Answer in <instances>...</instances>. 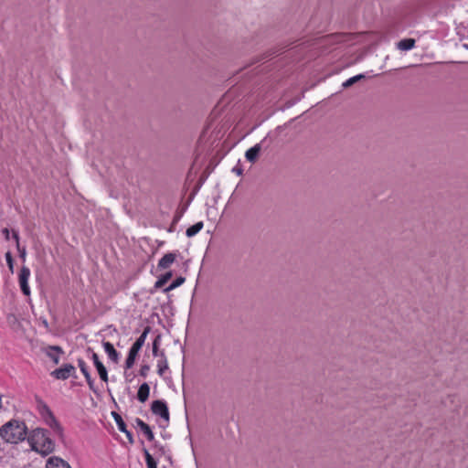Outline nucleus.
<instances>
[{
    "mask_svg": "<svg viewBox=\"0 0 468 468\" xmlns=\"http://www.w3.org/2000/svg\"><path fill=\"white\" fill-rule=\"evenodd\" d=\"M27 428L24 421L11 420L0 428V437L8 443H18L26 439Z\"/></svg>",
    "mask_w": 468,
    "mask_h": 468,
    "instance_id": "nucleus-1",
    "label": "nucleus"
},
{
    "mask_svg": "<svg viewBox=\"0 0 468 468\" xmlns=\"http://www.w3.org/2000/svg\"><path fill=\"white\" fill-rule=\"evenodd\" d=\"M28 442L33 451L42 455H48L55 449V442L44 429H35L28 437Z\"/></svg>",
    "mask_w": 468,
    "mask_h": 468,
    "instance_id": "nucleus-2",
    "label": "nucleus"
},
{
    "mask_svg": "<svg viewBox=\"0 0 468 468\" xmlns=\"http://www.w3.org/2000/svg\"><path fill=\"white\" fill-rule=\"evenodd\" d=\"M42 416L46 424L48 425L54 431L58 433L62 431L59 422L47 405L43 406Z\"/></svg>",
    "mask_w": 468,
    "mask_h": 468,
    "instance_id": "nucleus-3",
    "label": "nucleus"
},
{
    "mask_svg": "<svg viewBox=\"0 0 468 468\" xmlns=\"http://www.w3.org/2000/svg\"><path fill=\"white\" fill-rule=\"evenodd\" d=\"M30 269L27 266H22L18 274V282L20 289L26 296L30 295V288L28 285V280L30 277Z\"/></svg>",
    "mask_w": 468,
    "mask_h": 468,
    "instance_id": "nucleus-4",
    "label": "nucleus"
},
{
    "mask_svg": "<svg viewBox=\"0 0 468 468\" xmlns=\"http://www.w3.org/2000/svg\"><path fill=\"white\" fill-rule=\"evenodd\" d=\"M152 412L156 415L160 416L165 420H169V410L166 403L163 400H154L152 402L151 406Z\"/></svg>",
    "mask_w": 468,
    "mask_h": 468,
    "instance_id": "nucleus-5",
    "label": "nucleus"
},
{
    "mask_svg": "<svg viewBox=\"0 0 468 468\" xmlns=\"http://www.w3.org/2000/svg\"><path fill=\"white\" fill-rule=\"evenodd\" d=\"M76 369L71 364H65L61 367L55 369L51 375L57 379H68L75 373Z\"/></svg>",
    "mask_w": 468,
    "mask_h": 468,
    "instance_id": "nucleus-6",
    "label": "nucleus"
},
{
    "mask_svg": "<svg viewBox=\"0 0 468 468\" xmlns=\"http://www.w3.org/2000/svg\"><path fill=\"white\" fill-rule=\"evenodd\" d=\"M150 330H151L150 326H146L144 329V331L141 334V335L136 339V341L131 346L129 352L138 356L140 350L142 349L143 346L145 343L147 335L149 334Z\"/></svg>",
    "mask_w": 468,
    "mask_h": 468,
    "instance_id": "nucleus-7",
    "label": "nucleus"
},
{
    "mask_svg": "<svg viewBox=\"0 0 468 468\" xmlns=\"http://www.w3.org/2000/svg\"><path fill=\"white\" fill-rule=\"evenodd\" d=\"M112 416L114 418V420L117 424V427L119 429L120 431L123 432L128 441H130V443H133V434L131 431H129L127 430V427H126V424L125 422L123 421L122 418L116 412H112Z\"/></svg>",
    "mask_w": 468,
    "mask_h": 468,
    "instance_id": "nucleus-8",
    "label": "nucleus"
},
{
    "mask_svg": "<svg viewBox=\"0 0 468 468\" xmlns=\"http://www.w3.org/2000/svg\"><path fill=\"white\" fill-rule=\"evenodd\" d=\"M46 468H71L70 465L60 457L51 456L47 460Z\"/></svg>",
    "mask_w": 468,
    "mask_h": 468,
    "instance_id": "nucleus-9",
    "label": "nucleus"
},
{
    "mask_svg": "<svg viewBox=\"0 0 468 468\" xmlns=\"http://www.w3.org/2000/svg\"><path fill=\"white\" fill-rule=\"evenodd\" d=\"M78 366H79L81 373L83 374L90 388L93 389L94 381L91 378V375L89 371V367L87 366L86 362L83 359L80 358V359H78Z\"/></svg>",
    "mask_w": 468,
    "mask_h": 468,
    "instance_id": "nucleus-10",
    "label": "nucleus"
},
{
    "mask_svg": "<svg viewBox=\"0 0 468 468\" xmlns=\"http://www.w3.org/2000/svg\"><path fill=\"white\" fill-rule=\"evenodd\" d=\"M176 259V253H166L158 261V268L162 270H165L170 268V266L175 262Z\"/></svg>",
    "mask_w": 468,
    "mask_h": 468,
    "instance_id": "nucleus-11",
    "label": "nucleus"
},
{
    "mask_svg": "<svg viewBox=\"0 0 468 468\" xmlns=\"http://www.w3.org/2000/svg\"><path fill=\"white\" fill-rule=\"evenodd\" d=\"M103 349L107 354L108 357L114 363H117L119 360V353L114 348V346L110 342H103L102 344Z\"/></svg>",
    "mask_w": 468,
    "mask_h": 468,
    "instance_id": "nucleus-12",
    "label": "nucleus"
},
{
    "mask_svg": "<svg viewBox=\"0 0 468 468\" xmlns=\"http://www.w3.org/2000/svg\"><path fill=\"white\" fill-rule=\"evenodd\" d=\"M63 353L62 349L59 346H48L47 348L46 354L47 356L55 363H59V355Z\"/></svg>",
    "mask_w": 468,
    "mask_h": 468,
    "instance_id": "nucleus-13",
    "label": "nucleus"
},
{
    "mask_svg": "<svg viewBox=\"0 0 468 468\" xmlns=\"http://www.w3.org/2000/svg\"><path fill=\"white\" fill-rule=\"evenodd\" d=\"M150 394V387L147 383H144L139 387L138 392H137V399L141 402H145Z\"/></svg>",
    "mask_w": 468,
    "mask_h": 468,
    "instance_id": "nucleus-14",
    "label": "nucleus"
},
{
    "mask_svg": "<svg viewBox=\"0 0 468 468\" xmlns=\"http://www.w3.org/2000/svg\"><path fill=\"white\" fill-rule=\"evenodd\" d=\"M168 369V362L164 351L160 352V358L157 361V373L163 376L165 371Z\"/></svg>",
    "mask_w": 468,
    "mask_h": 468,
    "instance_id": "nucleus-15",
    "label": "nucleus"
},
{
    "mask_svg": "<svg viewBox=\"0 0 468 468\" xmlns=\"http://www.w3.org/2000/svg\"><path fill=\"white\" fill-rule=\"evenodd\" d=\"M261 151V146L259 144L254 145L253 147L247 150L245 156L248 161L253 163L258 158V155Z\"/></svg>",
    "mask_w": 468,
    "mask_h": 468,
    "instance_id": "nucleus-16",
    "label": "nucleus"
},
{
    "mask_svg": "<svg viewBox=\"0 0 468 468\" xmlns=\"http://www.w3.org/2000/svg\"><path fill=\"white\" fill-rule=\"evenodd\" d=\"M415 46V40L413 38H405L399 42L398 48L401 50H410Z\"/></svg>",
    "mask_w": 468,
    "mask_h": 468,
    "instance_id": "nucleus-17",
    "label": "nucleus"
},
{
    "mask_svg": "<svg viewBox=\"0 0 468 468\" xmlns=\"http://www.w3.org/2000/svg\"><path fill=\"white\" fill-rule=\"evenodd\" d=\"M203 227L204 224L202 221L197 222L186 229V234L189 238L193 237L197 235L203 229Z\"/></svg>",
    "mask_w": 468,
    "mask_h": 468,
    "instance_id": "nucleus-18",
    "label": "nucleus"
},
{
    "mask_svg": "<svg viewBox=\"0 0 468 468\" xmlns=\"http://www.w3.org/2000/svg\"><path fill=\"white\" fill-rule=\"evenodd\" d=\"M173 274L171 271L166 272L165 274L162 275L155 282L154 287L155 288H161L163 287L171 278Z\"/></svg>",
    "mask_w": 468,
    "mask_h": 468,
    "instance_id": "nucleus-19",
    "label": "nucleus"
},
{
    "mask_svg": "<svg viewBox=\"0 0 468 468\" xmlns=\"http://www.w3.org/2000/svg\"><path fill=\"white\" fill-rule=\"evenodd\" d=\"M101 379L104 382H108V372L104 365L101 363L95 366Z\"/></svg>",
    "mask_w": 468,
    "mask_h": 468,
    "instance_id": "nucleus-20",
    "label": "nucleus"
},
{
    "mask_svg": "<svg viewBox=\"0 0 468 468\" xmlns=\"http://www.w3.org/2000/svg\"><path fill=\"white\" fill-rule=\"evenodd\" d=\"M186 279L184 277H178L176 278L168 287L165 289V292H168L180 285H182L185 282Z\"/></svg>",
    "mask_w": 468,
    "mask_h": 468,
    "instance_id": "nucleus-21",
    "label": "nucleus"
},
{
    "mask_svg": "<svg viewBox=\"0 0 468 468\" xmlns=\"http://www.w3.org/2000/svg\"><path fill=\"white\" fill-rule=\"evenodd\" d=\"M144 455L147 468H157V463L155 460L147 451H145Z\"/></svg>",
    "mask_w": 468,
    "mask_h": 468,
    "instance_id": "nucleus-22",
    "label": "nucleus"
},
{
    "mask_svg": "<svg viewBox=\"0 0 468 468\" xmlns=\"http://www.w3.org/2000/svg\"><path fill=\"white\" fill-rule=\"evenodd\" d=\"M136 357H137V355L129 352L127 358L125 360V367L126 368L133 367L135 363Z\"/></svg>",
    "mask_w": 468,
    "mask_h": 468,
    "instance_id": "nucleus-23",
    "label": "nucleus"
},
{
    "mask_svg": "<svg viewBox=\"0 0 468 468\" xmlns=\"http://www.w3.org/2000/svg\"><path fill=\"white\" fill-rule=\"evenodd\" d=\"M364 78V75L362 74H359V75H356V76H354L348 80H346L344 83H343V86L345 88H348L350 86H352L354 83H356L357 80H361Z\"/></svg>",
    "mask_w": 468,
    "mask_h": 468,
    "instance_id": "nucleus-24",
    "label": "nucleus"
},
{
    "mask_svg": "<svg viewBox=\"0 0 468 468\" xmlns=\"http://www.w3.org/2000/svg\"><path fill=\"white\" fill-rule=\"evenodd\" d=\"M142 432L145 435L148 441H152L154 439V432L148 424L144 426V428L142 430Z\"/></svg>",
    "mask_w": 468,
    "mask_h": 468,
    "instance_id": "nucleus-25",
    "label": "nucleus"
},
{
    "mask_svg": "<svg viewBox=\"0 0 468 468\" xmlns=\"http://www.w3.org/2000/svg\"><path fill=\"white\" fill-rule=\"evenodd\" d=\"M5 256V261H6L8 269L13 273L14 272V260H13L12 254L10 251H7Z\"/></svg>",
    "mask_w": 468,
    "mask_h": 468,
    "instance_id": "nucleus-26",
    "label": "nucleus"
},
{
    "mask_svg": "<svg viewBox=\"0 0 468 468\" xmlns=\"http://www.w3.org/2000/svg\"><path fill=\"white\" fill-rule=\"evenodd\" d=\"M158 346H159V336H157L154 340V343H153V355L154 356H160V354L158 353Z\"/></svg>",
    "mask_w": 468,
    "mask_h": 468,
    "instance_id": "nucleus-27",
    "label": "nucleus"
},
{
    "mask_svg": "<svg viewBox=\"0 0 468 468\" xmlns=\"http://www.w3.org/2000/svg\"><path fill=\"white\" fill-rule=\"evenodd\" d=\"M91 358L93 360L94 366L100 365L102 362L100 360L99 356L96 353H92Z\"/></svg>",
    "mask_w": 468,
    "mask_h": 468,
    "instance_id": "nucleus-28",
    "label": "nucleus"
},
{
    "mask_svg": "<svg viewBox=\"0 0 468 468\" xmlns=\"http://www.w3.org/2000/svg\"><path fill=\"white\" fill-rule=\"evenodd\" d=\"M12 236H13V239L16 240V247L17 249L19 250V235H18V232L16 231V230H13L12 232Z\"/></svg>",
    "mask_w": 468,
    "mask_h": 468,
    "instance_id": "nucleus-29",
    "label": "nucleus"
},
{
    "mask_svg": "<svg viewBox=\"0 0 468 468\" xmlns=\"http://www.w3.org/2000/svg\"><path fill=\"white\" fill-rule=\"evenodd\" d=\"M2 234L4 235L5 240H9V239H10V230L7 228H4L2 229Z\"/></svg>",
    "mask_w": 468,
    "mask_h": 468,
    "instance_id": "nucleus-30",
    "label": "nucleus"
},
{
    "mask_svg": "<svg viewBox=\"0 0 468 468\" xmlns=\"http://www.w3.org/2000/svg\"><path fill=\"white\" fill-rule=\"evenodd\" d=\"M136 423H137V426L140 428L141 431L144 428V426L147 425V423H145L141 419H136Z\"/></svg>",
    "mask_w": 468,
    "mask_h": 468,
    "instance_id": "nucleus-31",
    "label": "nucleus"
},
{
    "mask_svg": "<svg viewBox=\"0 0 468 468\" xmlns=\"http://www.w3.org/2000/svg\"><path fill=\"white\" fill-rule=\"evenodd\" d=\"M146 370H148V367H143L142 369H141V375L144 376Z\"/></svg>",
    "mask_w": 468,
    "mask_h": 468,
    "instance_id": "nucleus-32",
    "label": "nucleus"
},
{
    "mask_svg": "<svg viewBox=\"0 0 468 468\" xmlns=\"http://www.w3.org/2000/svg\"><path fill=\"white\" fill-rule=\"evenodd\" d=\"M20 257H21L23 260H25V258H26V250H25V249H24L22 251H20Z\"/></svg>",
    "mask_w": 468,
    "mask_h": 468,
    "instance_id": "nucleus-33",
    "label": "nucleus"
}]
</instances>
